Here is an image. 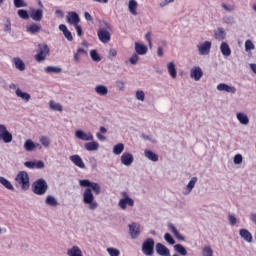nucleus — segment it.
Here are the masks:
<instances>
[{
    "instance_id": "nucleus-19",
    "label": "nucleus",
    "mask_w": 256,
    "mask_h": 256,
    "mask_svg": "<svg viewBox=\"0 0 256 256\" xmlns=\"http://www.w3.org/2000/svg\"><path fill=\"white\" fill-rule=\"evenodd\" d=\"M239 235L241 239H244L246 243H253V234L245 228L239 230Z\"/></svg>"
},
{
    "instance_id": "nucleus-59",
    "label": "nucleus",
    "mask_w": 256,
    "mask_h": 256,
    "mask_svg": "<svg viewBox=\"0 0 256 256\" xmlns=\"http://www.w3.org/2000/svg\"><path fill=\"white\" fill-rule=\"evenodd\" d=\"M34 169H45L43 161L34 162Z\"/></svg>"
},
{
    "instance_id": "nucleus-20",
    "label": "nucleus",
    "mask_w": 256,
    "mask_h": 256,
    "mask_svg": "<svg viewBox=\"0 0 256 256\" xmlns=\"http://www.w3.org/2000/svg\"><path fill=\"white\" fill-rule=\"evenodd\" d=\"M26 31L30 33V35H37V33L41 32V24H30L26 27Z\"/></svg>"
},
{
    "instance_id": "nucleus-54",
    "label": "nucleus",
    "mask_w": 256,
    "mask_h": 256,
    "mask_svg": "<svg viewBox=\"0 0 256 256\" xmlns=\"http://www.w3.org/2000/svg\"><path fill=\"white\" fill-rule=\"evenodd\" d=\"M136 99L138 101H145V92H143L142 90H138L136 92Z\"/></svg>"
},
{
    "instance_id": "nucleus-26",
    "label": "nucleus",
    "mask_w": 256,
    "mask_h": 256,
    "mask_svg": "<svg viewBox=\"0 0 256 256\" xmlns=\"http://www.w3.org/2000/svg\"><path fill=\"white\" fill-rule=\"evenodd\" d=\"M136 55H147L148 48L144 44L135 42Z\"/></svg>"
},
{
    "instance_id": "nucleus-40",
    "label": "nucleus",
    "mask_w": 256,
    "mask_h": 256,
    "mask_svg": "<svg viewBox=\"0 0 256 256\" xmlns=\"http://www.w3.org/2000/svg\"><path fill=\"white\" fill-rule=\"evenodd\" d=\"M125 151V144L123 143H118L113 146V153L114 155H121Z\"/></svg>"
},
{
    "instance_id": "nucleus-39",
    "label": "nucleus",
    "mask_w": 256,
    "mask_h": 256,
    "mask_svg": "<svg viewBox=\"0 0 256 256\" xmlns=\"http://www.w3.org/2000/svg\"><path fill=\"white\" fill-rule=\"evenodd\" d=\"M174 251H176V253H179V255L187 256V249L185 248V246H183V244L174 245Z\"/></svg>"
},
{
    "instance_id": "nucleus-55",
    "label": "nucleus",
    "mask_w": 256,
    "mask_h": 256,
    "mask_svg": "<svg viewBox=\"0 0 256 256\" xmlns=\"http://www.w3.org/2000/svg\"><path fill=\"white\" fill-rule=\"evenodd\" d=\"M4 32L5 33H11V20L7 19L4 23Z\"/></svg>"
},
{
    "instance_id": "nucleus-50",
    "label": "nucleus",
    "mask_w": 256,
    "mask_h": 256,
    "mask_svg": "<svg viewBox=\"0 0 256 256\" xmlns=\"http://www.w3.org/2000/svg\"><path fill=\"white\" fill-rule=\"evenodd\" d=\"M223 21H224V23H226V25H234L235 24V18H233V16H224Z\"/></svg>"
},
{
    "instance_id": "nucleus-4",
    "label": "nucleus",
    "mask_w": 256,
    "mask_h": 256,
    "mask_svg": "<svg viewBox=\"0 0 256 256\" xmlns=\"http://www.w3.org/2000/svg\"><path fill=\"white\" fill-rule=\"evenodd\" d=\"M47 189H49V185H47V181L43 178L36 180L32 184V191L35 195H45V193H47Z\"/></svg>"
},
{
    "instance_id": "nucleus-63",
    "label": "nucleus",
    "mask_w": 256,
    "mask_h": 256,
    "mask_svg": "<svg viewBox=\"0 0 256 256\" xmlns=\"http://www.w3.org/2000/svg\"><path fill=\"white\" fill-rule=\"evenodd\" d=\"M84 17H85L86 21H90V23H93V16H91V14L89 12H85Z\"/></svg>"
},
{
    "instance_id": "nucleus-42",
    "label": "nucleus",
    "mask_w": 256,
    "mask_h": 256,
    "mask_svg": "<svg viewBox=\"0 0 256 256\" xmlns=\"http://www.w3.org/2000/svg\"><path fill=\"white\" fill-rule=\"evenodd\" d=\"M44 71L49 74L54 73L58 75V73H61L62 70L60 67H57V66H48L44 69Z\"/></svg>"
},
{
    "instance_id": "nucleus-7",
    "label": "nucleus",
    "mask_w": 256,
    "mask_h": 256,
    "mask_svg": "<svg viewBox=\"0 0 256 256\" xmlns=\"http://www.w3.org/2000/svg\"><path fill=\"white\" fill-rule=\"evenodd\" d=\"M121 195L123 198L119 200L118 206L120 207V209H122V211H125V209H127V206L133 207L135 205V200L129 197V193L122 192Z\"/></svg>"
},
{
    "instance_id": "nucleus-15",
    "label": "nucleus",
    "mask_w": 256,
    "mask_h": 256,
    "mask_svg": "<svg viewBox=\"0 0 256 256\" xmlns=\"http://www.w3.org/2000/svg\"><path fill=\"white\" fill-rule=\"evenodd\" d=\"M190 77L194 79V81H201V77H203V69L199 66H194L190 70Z\"/></svg>"
},
{
    "instance_id": "nucleus-32",
    "label": "nucleus",
    "mask_w": 256,
    "mask_h": 256,
    "mask_svg": "<svg viewBox=\"0 0 256 256\" xmlns=\"http://www.w3.org/2000/svg\"><path fill=\"white\" fill-rule=\"evenodd\" d=\"M167 69H168V73H169L170 77H172V79H176L177 78V68L175 67V63L169 62L167 64Z\"/></svg>"
},
{
    "instance_id": "nucleus-49",
    "label": "nucleus",
    "mask_w": 256,
    "mask_h": 256,
    "mask_svg": "<svg viewBox=\"0 0 256 256\" xmlns=\"http://www.w3.org/2000/svg\"><path fill=\"white\" fill-rule=\"evenodd\" d=\"M139 62V54L134 53L130 58H129V63L131 65H137V63Z\"/></svg>"
},
{
    "instance_id": "nucleus-10",
    "label": "nucleus",
    "mask_w": 256,
    "mask_h": 256,
    "mask_svg": "<svg viewBox=\"0 0 256 256\" xmlns=\"http://www.w3.org/2000/svg\"><path fill=\"white\" fill-rule=\"evenodd\" d=\"M211 41H205L197 45L199 55H209L211 53Z\"/></svg>"
},
{
    "instance_id": "nucleus-37",
    "label": "nucleus",
    "mask_w": 256,
    "mask_h": 256,
    "mask_svg": "<svg viewBox=\"0 0 256 256\" xmlns=\"http://www.w3.org/2000/svg\"><path fill=\"white\" fill-rule=\"evenodd\" d=\"M68 256H83V252H81V249L78 248V246H73L71 249L67 252Z\"/></svg>"
},
{
    "instance_id": "nucleus-60",
    "label": "nucleus",
    "mask_w": 256,
    "mask_h": 256,
    "mask_svg": "<svg viewBox=\"0 0 256 256\" xmlns=\"http://www.w3.org/2000/svg\"><path fill=\"white\" fill-rule=\"evenodd\" d=\"M74 27H75L78 37H81L83 35V28L81 27V25L76 24V25H74Z\"/></svg>"
},
{
    "instance_id": "nucleus-51",
    "label": "nucleus",
    "mask_w": 256,
    "mask_h": 256,
    "mask_svg": "<svg viewBox=\"0 0 256 256\" xmlns=\"http://www.w3.org/2000/svg\"><path fill=\"white\" fill-rule=\"evenodd\" d=\"M253 49H255V44L251 40H246L245 51H253Z\"/></svg>"
},
{
    "instance_id": "nucleus-30",
    "label": "nucleus",
    "mask_w": 256,
    "mask_h": 256,
    "mask_svg": "<svg viewBox=\"0 0 256 256\" xmlns=\"http://www.w3.org/2000/svg\"><path fill=\"white\" fill-rule=\"evenodd\" d=\"M12 63H14L15 68L18 69V71H24L25 70V62L21 60L19 57H14L12 59Z\"/></svg>"
},
{
    "instance_id": "nucleus-36",
    "label": "nucleus",
    "mask_w": 256,
    "mask_h": 256,
    "mask_svg": "<svg viewBox=\"0 0 256 256\" xmlns=\"http://www.w3.org/2000/svg\"><path fill=\"white\" fill-rule=\"evenodd\" d=\"M46 205L49 207H57L59 205V202H57V198L54 196L48 195L45 200Z\"/></svg>"
},
{
    "instance_id": "nucleus-38",
    "label": "nucleus",
    "mask_w": 256,
    "mask_h": 256,
    "mask_svg": "<svg viewBox=\"0 0 256 256\" xmlns=\"http://www.w3.org/2000/svg\"><path fill=\"white\" fill-rule=\"evenodd\" d=\"M49 107L51 111H63V106L54 100L49 101Z\"/></svg>"
},
{
    "instance_id": "nucleus-5",
    "label": "nucleus",
    "mask_w": 256,
    "mask_h": 256,
    "mask_svg": "<svg viewBox=\"0 0 256 256\" xmlns=\"http://www.w3.org/2000/svg\"><path fill=\"white\" fill-rule=\"evenodd\" d=\"M105 28H100L97 31L98 39L101 41V43H109L111 41V26L109 23L105 22Z\"/></svg>"
},
{
    "instance_id": "nucleus-2",
    "label": "nucleus",
    "mask_w": 256,
    "mask_h": 256,
    "mask_svg": "<svg viewBox=\"0 0 256 256\" xmlns=\"http://www.w3.org/2000/svg\"><path fill=\"white\" fill-rule=\"evenodd\" d=\"M17 187H21L22 191H29L31 186L29 182V174L26 171H20L15 177Z\"/></svg>"
},
{
    "instance_id": "nucleus-56",
    "label": "nucleus",
    "mask_w": 256,
    "mask_h": 256,
    "mask_svg": "<svg viewBox=\"0 0 256 256\" xmlns=\"http://www.w3.org/2000/svg\"><path fill=\"white\" fill-rule=\"evenodd\" d=\"M228 221H229V224L232 226L237 225V218L233 214L228 215Z\"/></svg>"
},
{
    "instance_id": "nucleus-21",
    "label": "nucleus",
    "mask_w": 256,
    "mask_h": 256,
    "mask_svg": "<svg viewBox=\"0 0 256 256\" xmlns=\"http://www.w3.org/2000/svg\"><path fill=\"white\" fill-rule=\"evenodd\" d=\"M197 177H192L191 180L188 182L186 188L183 191V195H189L193 189H195V184L197 183Z\"/></svg>"
},
{
    "instance_id": "nucleus-25",
    "label": "nucleus",
    "mask_w": 256,
    "mask_h": 256,
    "mask_svg": "<svg viewBox=\"0 0 256 256\" xmlns=\"http://www.w3.org/2000/svg\"><path fill=\"white\" fill-rule=\"evenodd\" d=\"M15 93L16 97H20V99H22L26 103H29V101H31V94L27 92H22L21 88H17Z\"/></svg>"
},
{
    "instance_id": "nucleus-6",
    "label": "nucleus",
    "mask_w": 256,
    "mask_h": 256,
    "mask_svg": "<svg viewBox=\"0 0 256 256\" xmlns=\"http://www.w3.org/2000/svg\"><path fill=\"white\" fill-rule=\"evenodd\" d=\"M142 253L146 256H152L155 253V240L153 238H147L142 243Z\"/></svg>"
},
{
    "instance_id": "nucleus-8",
    "label": "nucleus",
    "mask_w": 256,
    "mask_h": 256,
    "mask_svg": "<svg viewBox=\"0 0 256 256\" xmlns=\"http://www.w3.org/2000/svg\"><path fill=\"white\" fill-rule=\"evenodd\" d=\"M0 141H3V143H11L13 141V134L9 132L5 124H0Z\"/></svg>"
},
{
    "instance_id": "nucleus-13",
    "label": "nucleus",
    "mask_w": 256,
    "mask_h": 256,
    "mask_svg": "<svg viewBox=\"0 0 256 256\" xmlns=\"http://www.w3.org/2000/svg\"><path fill=\"white\" fill-rule=\"evenodd\" d=\"M67 23H69V25H79V23H81V18L79 17V14H77V12H69L67 17H66Z\"/></svg>"
},
{
    "instance_id": "nucleus-14",
    "label": "nucleus",
    "mask_w": 256,
    "mask_h": 256,
    "mask_svg": "<svg viewBox=\"0 0 256 256\" xmlns=\"http://www.w3.org/2000/svg\"><path fill=\"white\" fill-rule=\"evenodd\" d=\"M30 18L32 21H36L37 23H39V21H42L43 20V9L32 8L30 10Z\"/></svg>"
},
{
    "instance_id": "nucleus-53",
    "label": "nucleus",
    "mask_w": 256,
    "mask_h": 256,
    "mask_svg": "<svg viewBox=\"0 0 256 256\" xmlns=\"http://www.w3.org/2000/svg\"><path fill=\"white\" fill-rule=\"evenodd\" d=\"M14 6L19 9L21 7H27V3L24 0H14Z\"/></svg>"
},
{
    "instance_id": "nucleus-35",
    "label": "nucleus",
    "mask_w": 256,
    "mask_h": 256,
    "mask_svg": "<svg viewBox=\"0 0 256 256\" xmlns=\"http://www.w3.org/2000/svg\"><path fill=\"white\" fill-rule=\"evenodd\" d=\"M0 183L5 187V189H8L9 191H15V187H13V184L9 180H7L5 177L0 176Z\"/></svg>"
},
{
    "instance_id": "nucleus-45",
    "label": "nucleus",
    "mask_w": 256,
    "mask_h": 256,
    "mask_svg": "<svg viewBox=\"0 0 256 256\" xmlns=\"http://www.w3.org/2000/svg\"><path fill=\"white\" fill-rule=\"evenodd\" d=\"M107 253L110 256H119V255H121V251H119V249L113 248V247L107 248Z\"/></svg>"
},
{
    "instance_id": "nucleus-48",
    "label": "nucleus",
    "mask_w": 256,
    "mask_h": 256,
    "mask_svg": "<svg viewBox=\"0 0 256 256\" xmlns=\"http://www.w3.org/2000/svg\"><path fill=\"white\" fill-rule=\"evenodd\" d=\"M202 255L213 256V249H211V246H204V248L202 249Z\"/></svg>"
},
{
    "instance_id": "nucleus-9",
    "label": "nucleus",
    "mask_w": 256,
    "mask_h": 256,
    "mask_svg": "<svg viewBox=\"0 0 256 256\" xmlns=\"http://www.w3.org/2000/svg\"><path fill=\"white\" fill-rule=\"evenodd\" d=\"M129 235L131 239H139L141 235V225L137 222L128 225Z\"/></svg>"
},
{
    "instance_id": "nucleus-11",
    "label": "nucleus",
    "mask_w": 256,
    "mask_h": 256,
    "mask_svg": "<svg viewBox=\"0 0 256 256\" xmlns=\"http://www.w3.org/2000/svg\"><path fill=\"white\" fill-rule=\"evenodd\" d=\"M76 139H80V141H93V133L85 132L83 130H76L75 131Z\"/></svg>"
},
{
    "instance_id": "nucleus-61",
    "label": "nucleus",
    "mask_w": 256,
    "mask_h": 256,
    "mask_svg": "<svg viewBox=\"0 0 256 256\" xmlns=\"http://www.w3.org/2000/svg\"><path fill=\"white\" fill-rule=\"evenodd\" d=\"M24 166H26L28 169H35V162L34 161H26L24 163Z\"/></svg>"
},
{
    "instance_id": "nucleus-58",
    "label": "nucleus",
    "mask_w": 256,
    "mask_h": 256,
    "mask_svg": "<svg viewBox=\"0 0 256 256\" xmlns=\"http://www.w3.org/2000/svg\"><path fill=\"white\" fill-rule=\"evenodd\" d=\"M175 0H161L159 2V7L163 8V7H167V5H169V3H174Z\"/></svg>"
},
{
    "instance_id": "nucleus-29",
    "label": "nucleus",
    "mask_w": 256,
    "mask_h": 256,
    "mask_svg": "<svg viewBox=\"0 0 256 256\" xmlns=\"http://www.w3.org/2000/svg\"><path fill=\"white\" fill-rule=\"evenodd\" d=\"M236 118L238 119L241 125H249V116L243 112H238L236 114Z\"/></svg>"
},
{
    "instance_id": "nucleus-28",
    "label": "nucleus",
    "mask_w": 256,
    "mask_h": 256,
    "mask_svg": "<svg viewBox=\"0 0 256 256\" xmlns=\"http://www.w3.org/2000/svg\"><path fill=\"white\" fill-rule=\"evenodd\" d=\"M220 51L224 57H230L231 56V47H229V44L227 42H222L220 45Z\"/></svg>"
},
{
    "instance_id": "nucleus-33",
    "label": "nucleus",
    "mask_w": 256,
    "mask_h": 256,
    "mask_svg": "<svg viewBox=\"0 0 256 256\" xmlns=\"http://www.w3.org/2000/svg\"><path fill=\"white\" fill-rule=\"evenodd\" d=\"M91 142H88L84 145L86 151H98L99 149V142L90 140Z\"/></svg>"
},
{
    "instance_id": "nucleus-52",
    "label": "nucleus",
    "mask_w": 256,
    "mask_h": 256,
    "mask_svg": "<svg viewBox=\"0 0 256 256\" xmlns=\"http://www.w3.org/2000/svg\"><path fill=\"white\" fill-rule=\"evenodd\" d=\"M243 163V155L236 154L234 156V165H241Z\"/></svg>"
},
{
    "instance_id": "nucleus-44",
    "label": "nucleus",
    "mask_w": 256,
    "mask_h": 256,
    "mask_svg": "<svg viewBox=\"0 0 256 256\" xmlns=\"http://www.w3.org/2000/svg\"><path fill=\"white\" fill-rule=\"evenodd\" d=\"M39 141L43 147H49L51 145V140H49V137L47 136H41Z\"/></svg>"
},
{
    "instance_id": "nucleus-43",
    "label": "nucleus",
    "mask_w": 256,
    "mask_h": 256,
    "mask_svg": "<svg viewBox=\"0 0 256 256\" xmlns=\"http://www.w3.org/2000/svg\"><path fill=\"white\" fill-rule=\"evenodd\" d=\"M90 57L92 61H95L96 63H99V61H101V56H99V53L97 52V50H91Z\"/></svg>"
},
{
    "instance_id": "nucleus-1",
    "label": "nucleus",
    "mask_w": 256,
    "mask_h": 256,
    "mask_svg": "<svg viewBox=\"0 0 256 256\" xmlns=\"http://www.w3.org/2000/svg\"><path fill=\"white\" fill-rule=\"evenodd\" d=\"M80 187H86L83 193V203L84 205H88V208L90 211H95L97 207H99V204L97 201H95V196L93 195V192L96 195L101 194V185L97 182H91V180L88 179H82L79 180Z\"/></svg>"
},
{
    "instance_id": "nucleus-18",
    "label": "nucleus",
    "mask_w": 256,
    "mask_h": 256,
    "mask_svg": "<svg viewBox=\"0 0 256 256\" xmlns=\"http://www.w3.org/2000/svg\"><path fill=\"white\" fill-rule=\"evenodd\" d=\"M69 159L76 167H79V169H85V162H83L81 156L75 154L70 156Z\"/></svg>"
},
{
    "instance_id": "nucleus-41",
    "label": "nucleus",
    "mask_w": 256,
    "mask_h": 256,
    "mask_svg": "<svg viewBox=\"0 0 256 256\" xmlns=\"http://www.w3.org/2000/svg\"><path fill=\"white\" fill-rule=\"evenodd\" d=\"M24 149L25 151H28V152L35 151V142H33V140L31 139H27L24 142Z\"/></svg>"
},
{
    "instance_id": "nucleus-27",
    "label": "nucleus",
    "mask_w": 256,
    "mask_h": 256,
    "mask_svg": "<svg viewBox=\"0 0 256 256\" xmlns=\"http://www.w3.org/2000/svg\"><path fill=\"white\" fill-rule=\"evenodd\" d=\"M144 155L146 159H149V161H153L154 163H157V161H159V155H157V153L153 152L152 150L146 149L144 151Z\"/></svg>"
},
{
    "instance_id": "nucleus-47",
    "label": "nucleus",
    "mask_w": 256,
    "mask_h": 256,
    "mask_svg": "<svg viewBox=\"0 0 256 256\" xmlns=\"http://www.w3.org/2000/svg\"><path fill=\"white\" fill-rule=\"evenodd\" d=\"M164 240L166 243H169V245H175V239L169 233L164 234Z\"/></svg>"
},
{
    "instance_id": "nucleus-31",
    "label": "nucleus",
    "mask_w": 256,
    "mask_h": 256,
    "mask_svg": "<svg viewBox=\"0 0 256 256\" xmlns=\"http://www.w3.org/2000/svg\"><path fill=\"white\" fill-rule=\"evenodd\" d=\"M137 7H139V4L136 0H129L128 2V10L131 15H137Z\"/></svg>"
},
{
    "instance_id": "nucleus-34",
    "label": "nucleus",
    "mask_w": 256,
    "mask_h": 256,
    "mask_svg": "<svg viewBox=\"0 0 256 256\" xmlns=\"http://www.w3.org/2000/svg\"><path fill=\"white\" fill-rule=\"evenodd\" d=\"M95 91L101 97H105V95H107V93H109V89L105 85H98V86H96L95 87Z\"/></svg>"
},
{
    "instance_id": "nucleus-17",
    "label": "nucleus",
    "mask_w": 256,
    "mask_h": 256,
    "mask_svg": "<svg viewBox=\"0 0 256 256\" xmlns=\"http://www.w3.org/2000/svg\"><path fill=\"white\" fill-rule=\"evenodd\" d=\"M218 91H225L226 93H232V95H235L237 93V88L234 86H229V84L226 83H220L217 85Z\"/></svg>"
},
{
    "instance_id": "nucleus-62",
    "label": "nucleus",
    "mask_w": 256,
    "mask_h": 256,
    "mask_svg": "<svg viewBox=\"0 0 256 256\" xmlns=\"http://www.w3.org/2000/svg\"><path fill=\"white\" fill-rule=\"evenodd\" d=\"M222 8H223L224 11H228V12H231L234 9L233 6H228L225 3H222Z\"/></svg>"
},
{
    "instance_id": "nucleus-24",
    "label": "nucleus",
    "mask_w": 256,
    "mask_h": 256,
    "mask_svg": "<svg viewBox=\"0 0 256 256\" xmlns=\"http://www.w3.org/2000/svg\"><path fill=\"white\" fill-rule=\"evenodd\" d=\"M214 37L217 39V41H223L225 40V37H227V33H225V28L219 27L214 31Z\"/></svg>"
},
{
    "instance_id": "nucleus-57",
    "label": "nucleus",
    "mask_w": 256,
    "mask_h": 256,
    "mask_svg": "<svg viewBox=\"0 0 256 256\" xmlns=\"http://www.w3.org/2000/svg\"><path fill=\"white\" fill-rule=\"evenodd\" d=\"M116 87L119 89V91H124L125 82H123V80H117L116 81Z\"/></svg>"
},
{
    "instance_id": "nucleus-3",
    "label": "nucleus",
    "mask_w": 256,
    "mask_h": 256,
    "mask_svg": "<svg viewBox=\"0 0 256 256\" xmlns=\"http://www.w3.org/2000/svg\"><path fill=\"white\" fill-rule=\"evenodd\" d=\"M51 50L49 49V45L47 44H38V49L36 50V54L34 56L35 61L37 63H43L47 57H49Z\"/></svg>"
},
{
    "instance_id": "nucleus-46",
    "label": "nucleus",
    "mask_w": 256,
    "mask_h": 256,
    "mask_svg": "<svg viewBox=\"0 0 256 256\" xmlns=\"http://www.w3.org/2000/svg\"><path fill=\"white\" fill-rule=\"evenodd\" d=\"M18 15L21 19H24V20H27V19H29V17H31L29 15V12H27V10H25V9L18 10Z\"/></svg>"
},
{
    "instance_id": "nucleus-23",
    "label": "nucleus",
    "mask_w": 256,
    "mask_h": 256,
    "mask_svg": "<svg viewBox=\"0 0 256 256\" xmlns=\"http://www.w3.org/2000/svg\"><path fill=\"white\" fill-rule=\"evenodd\" d=\"M59 30L62 31V33H63L65 39H67V41H73V34L71 33V31H69V29L67 28V25L60 24Z\"/></svg>"
},
{
    "instance_id": "nucleus-16",
    "label": "nucleus",
    "mask_w": 256,
    "mask_h": 256,
    "mask_svg": "<svg viewBox=\"0 0 256 256\" xmlns=\"http://www.w3.org/2000/svg\"><path fill=\"white\" fill-rule=\"evenodd\" d=\"M155 249L156 253L160 256H171V251H169V248L162 243H157Z\"/></svg>"
},
{
    "instance_id": "nucleus-22",
    "label": "nucleus",
    "mask_w": 256,
    "mask_h": 256,
    "mask_svg": "<svg viewBox=\"0 0 256 256\" xmlns=\"http://www.w3.org/2000/svg\"><path fill=\"white\" fill-rule=\"evenodd\" d=\"M168 229H169V231H171V233H173L174 237H176V239H178V241H185V237H183V235H181V233H179V230H177V228L175 227V225L173 223L168 224Z\"/></svg>"
},
{
    "instance_id": "nucleus-64",
    "label": "nucleus",
    "mask_w": 256,
    "mask_h": 256,
    "mask_svg": "<svg viewBox=\"0 0 256 256\" xmlns=\"http://www.w3.org/2000/svg\"><path fill=\"white\" fill-rule=\"evenodd\" d=\"M145 39L146 41L149 43L150 47L152 45V42H151V32H147L146 35H145Z\"/></svg>"
},
{
    "instance_id": "nucleus-12",
    "label": "nucleus",
    "mask_w": 256,
    "mask_h": 256,
    "mask_svg": "<svg viewBox=\"0 0 256 256\" xmlns=\"http://www.w3.org/2000/svg\"><path fill=\"white\" fill-rule=\"evenodd\" d=\"M120 161L122 165H125V167H131V165H133V161H135V158L133 157V154L124 152L120 158Z\"/></svg>"
}]
</instances>
